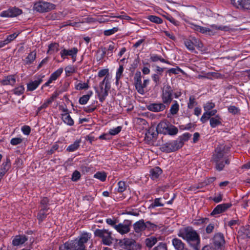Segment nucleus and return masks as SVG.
<instances>
[{
	"mask_svg": "<svg viewBox=\"0 0 250 250\" xmlns=\"http://www.w3.org/2000/svg\"><path fill=\"white\" fill-rule=\"evenodd\" d=\"M124 68L123 65H120L116 73V84L118 85L119 81L123 76Z\"/></svg>",
	"mask_w": 250,
	"mask_h": 250,
	"instance_id": "34",
	"label": "nucleus"
},
{
	"mask_svg": "<svg viewBox=\"0 0 250 250\" xmlns=\"http://www.w3.org/2000/svg\"><path fill=\"white\" fill-rule=\"evenodd\" d=\"M209 120V124L212 128L222 125V118L219 115H216L215 117H211Z\"/></svg>",
	"mask_w": 250,
	"mask_h": 250,
	"instance_id": "24",
	"label": "nucleus"
},
{
	"mask_svg": "<svg viewBox=\"0 0 250 250\" xmlns=\"http://www.w3.org/2000/svg\"><path fill=\"white\" fill-rule=\"evenodd\" d=\"M63 70V69L62 68H60L58 70L55 71L54 72H53L50 77L51 78V80H53V81H55L56 80H57V79L62 73Z\"/></svg>",
	"mask_w": 250,
	"mask_h": 250,
	"instance_id": "41",
	"label": "nucleus"
},
{
	"mask_svg": "<svg viewBox=\"0 0 250 250\" xmlns=\"http://www.w3.org/2000/svg\"><path fill=\"white\" fill-rule=\"evenodd\" d=\"M183 145L184 142L183 140L181 139H178L162 145L161 149L163 152L169 153L176 151L182 147Z\"/></svg>",
	"mask_w": 250,
	"mask_h": 250,
	"instance_id": "4",
	"label": "nucleus"
},
{
	"mask_svg": "<svg viewBox=\"0 0 250 250\" xmlns=\"http://www.w3.org/2000/svg\"><path fill=\"white\" fill-rule=\"evenodd\" d=\"M18 36V34L16 33H13L10 35H8L6 39L5 40V42H6V44H7L9 42H10L11 41H12L13 40H14Z\"/></svg>",
	"mask_w": 250,
	"mask_h": 250,
	"instance_id": "57",
	"label": "nucleus"
},
{
	"mask_svg": "<svg viewBox=\"0 0 250 250\" xmlns=\"http://www.w3.org/2000/svg\"><path fill=\"white\" fill-rule=\"evenodd\" d=\"M127 186L125 182L119 181L118 183V191L120 193L124 192L126 189Z\"/></svg>",
	"mask_w": 250,
	"mask_h": 250,
	"instance_id": "42",
	"label": "nucleus"
},
{
	"mask_svg": "<svg viewBox=\"0 0 250 250\" xmlns=\"http://www.w3.org/2000/svg\"><path fill=\"white\" fill-rule=\"evenodd\" d=\"M59 50V44L58 43H51L48 45V54H52L57 52Z\"/></svg>",
	"mask_w": 250,
	"mask_h": 250,
	"instance_id": "30",
	"label": "nucleus"
},
{
	"mask_svg": "<svg viewBox=\"0 0 250 250\" xmlns=\"http://www.w3.org/2000/svg\"><path fill=\"white\" fill-rule=\"evenodd\" d=\"M153 250H167V245L166 243H160L153 249Z\"/></svg>",
	"mask_w": 250,
	"mask_h": 250,
	"instance_id": "59",
	"label": "nucleus"
},
{
	"mask_svg": "<svg viewBox=\"0 0 250 250\" xmlns=\"http://www.w3.org/2000/svg\"><path fill=\"white\" fill-rule=\"evenodd\" d=\"M122 127L121 126H118L115 128L111 129L109 131V133L112 135H115L119 133L121 130Z\"/></svg>",
	"mask_w": 250,
	"mask_h": 250,
	"instance_id": "61",
	"label": "nucleus"
},
{
	"mask_svg": "<svg viewBox=\"0 0 250 250\" xmlns=\"http://www.w3.org/2000/svg\"><path fill=\"white\" fill-rule=\"evenodd\" d=\"M92 94V92H90V94H86L83 95L82 97H81L79 99V103L81 104H86L88 101L89 100L90 96Z\"/></svg>",
	"mask_w": 250,
	"mask_h": 250,
	"instance_id": "45",
	"label": "nucleus"
},
{
	"mask_svg": "<svg viewBox=\"0 0 250 250\" xmlns=\"http://www.w3.org/2000/svg\"><path fill=\"white\" fill-rule=\"evenodd\" d=\"M118 31V27H113L112 29L106 30L104 31V33L105 36H110Z\"/></svg>",
	"mask_w": 250,
	"mask_h": 250,
	"instance_id": "53",
	"label": "nucleus"
},
{
	"mask_svg": "<svg viewBox=\"0 0 250 250\" xmlns=\"http://www.w3.org/2000/svg\"><path fill=\"white\" fill-rule=\"evenodd\" d=\"M78 51V49L76 47H73L69 50L63 49L60 52V55L61 57L63 59H64L67 56H70L72 58H76Z\"/></svg>",
	"mask_w": 250,
	"mask_h": 250,
	"instance_id": "18",
	"label": "nucleus"
},
{
	"mask_svg": "<svg viewBox=\"0 0 250 250\" xmlns=\"http://www.w3.org/2000/svg\"><path fill=\"white\" fill-rule=\"evenodd\" d=\"M164 70L165 68H162L158 66H156L155 73L151 76L156 86L159 85L161 83V77L163 76Z\"/></svg>",
	"mask_w": 250,
	"mask_h": 250,
	"instance_id": "13",
	"label": "nucleus"
},
{
	"mask_svg": "<svg viewBox=\"0 0 250 250\" xmlns=\"http://www.w3.org/2000/svg\"><path fill=\"white\" fill-rule=\"evenodd\" d=\"M213 240L214 246L217 249L223 247L225 242L224 235L220 232L214 235Z\"/></svg>",
	"mask_w": 250,
	"mask_h": 250,
	"instance_id": "14",
	"label": "nucleus"
},
{
	"mask_svg": "<svg viewBox=\"0 0 250 250\" xmlns=\"http://www.w3.org/2000/svg\"><path fill=\"white\" fill-rule=\"evenodd\" d=\"M21 131L24 134L28 135L31 132V128L28 125H24L21 127Z\"/></svg>",
	"mask_w": 250,
	"mask_h": 250,
	"instance_id": "62",
	"label": "nucleus"
},
{
	"mask_svg": "<svg viewBox=\"0 0 250 250\" xmlns=\"http://www.w3.org/2000/svg\"><path fill=\"white\" fill-rule=\"evenodd\" d=\"M56 5L54 4L44 1H39L35 2L33 6V10L40 13H46L55 9Z\"/></svg>",
	"mask_w": 250,
	"mask_h": 250,
	"instance_id": "5",
	"label": "nucleus"
},
{
	"mask_svg": "<svg viewBox=\"0 0 250 250\" xmlns=\"http://www.w3.org/2000/svg\"><path fill=\"white\" fill-rule=\"evenodd\" d=\"M199 32L203 34H208V35H210L212 33V31L209 28L201 26L199 30Z\"/></svg>",
	"mask_w": 250,
	"mask_h": 250,
	"instance_id": "60",
	"label": "nucleus"
},
{
	"mask_svg": "<svg viewBox=\"0 0 250 250\" xmlns=\"http://www.w3.org/2000/svg\"><path fill=\"white\" fill-rule=\"evenodd\" d=\"M48 209H45V208H41V209L38 214V219L41 222L46 217L47 213L46 212Z\"/></svg>",
	"mask_w": 250,
	"mask_h": 250,
	"instance_id": "36",
	"label": "nucleus"
},
{
	"mask_svg": "<svg viewBox=\"0 0 250 250\" xmlns=\"http://www.w3.org/2000/svg\"><path fill=\"white\" fill-rule=\"evenodd\" d=\"M160 237L159 238L151 236L150 237L147 238L145 240V244L146 246L148 248H152L156 243L158 242V240H160Z\"/></svg>",
	"mask_w": 250,
	"mask_h": 250,
	"instance_id": "28",
	"label": "nucleus"
},
{
	"mask_svg": "<svg viewBox=\"0 0 250 250\" xmlns=\"http://www.w3.org/2000/svg\"><path fill=\"white\" fill-rule=\"evenodd\" d=\"M135 85L137 91L141 94H143L145 92L142 86L141 73L137 71L135 73L134 76Z\"/></svg>",
	"mask_w": 250,
	"mask_h": 250,
	"instance_id": "17",
	"label": "nucleus"
},
{
	"mask_svg": "<svg viewBox=\"0 0 250 250\" xmlns=\"http://www.w3.org/2000/svg\"><path fill=\"white\" fill-rule=\"evenodd\" d=\"M59 148V146L57 144L53 145L52 147L47 151V153L48 155H51L53 154L56 150Z\"/></svg>",
	"mask_w": 250,
	"mask_h": 250,
	"instance_id": "64",
	"label": "nucleus"
},
{
	"mask_svg": "<svg viewBox=\"0 0 250 250\" xmlns=\"http://www.w3.org/2000/svg\"><path fill=\"white\" fill-rule=\"evenodd\" d=\"M179 110V105L176 101H174L170 108V113L171 115H174L178 113Z\"/></svg>",
	"mask_w": 250,
	"mask_h": 250,
	"instance_id": "35",
	"label": "nucleus"
},
{
	"mask_svg": "<svg viewBox=\"0 0 250 250\" xmlns=\"http://www.w3.org/2000/svg\"><path fill=\"white\" fill-rule=\"evenodd\" d=\"M11 167L10 160L9 159H6L5 162L2 164L1 167L0 168V172L2 174H5L6 172L9 170Z\"/></svg>",
	"mask_w": 250,
	"mask_h": 250,
	"instance_id": "31",
	"label": "nucleus"
},
{
	"mask_svg": "<svg viewBox=\"0 0 250 250\" xmlns=\"http://www.w3.org/2000/svg\"><path fill=\"white\" fill-rule=\"evenodd\" d=\"M81 178V174L80 172L77 170H75L72 175L71 180L74 182L77 181Z\"/></svg>",
	"mask_w": 250,
	"mask_h": 250,
	"instance_id": "55",
	"label": "nucleus"
},
{
	"mask_svg": "<svg viewBox=\"0 0 250 250\" xmlns=\"http://www.w3.org/2000/svg\"><path fill=\"white\" fill-rule=\"evenodd\" d=\"M62 119L63 122L69 126H72L74 125V122L73 120L71 118L70 114H65L62 115Z\"/></svg>",
	"mask_w": 250,
	"mask_h": 250,
	"instance_id": "32",
	"label": "nucleus"
},
{
	"mask_svg": "<svg viewBox=\"0 0 250 250\" xmlns=\"http://www.w3.org/2000/svg\"><path fill=\"white\" fill-rule=\"evenodd\" d=\"M178 236L187 241L192 250H200V238L196 230L192 227H188L181 229Z\"/></svg>",
	"mask_w": 250,
	"mask_h": 250,
	"instance_id": "1",
	"label": "nucleus"
},
{
	"mask_svg": "<svg viewBox=\"0 0 250 250\" xmlns=\"http://www.w3.org/2000/svg\"><path fill=\"white\" fill-rule=\"evenodd\" d=\"M36 52L33 51L31 52L24 60L25 65H30L34 62L36 58Z\"/></svg>",
	"mask_w": 250,
	"mask_h": 250,
	"instance_id": "26",
	"label": "nucleus"
},
{
	"mask_svg": "<svg viewBox=\"0 0 250 250\" xmlns=\"http://www.w3.org/2000/svg\"><path fill=\"white\" fill-rule=\"evenodd\" d=\"M217 111L216 109L210 110L207 112H205L202 116L200 121L202 123H206L212 116L215 115Z\"/></svg>",
	"mask_w": 250,
	"mask_h": 250,
	"instance_id": "23",
	"label": "nucleus"
},
{
	"mask_svg": "<svg viewBox=\"0 0 250 250\" xmlns=\"http://www.w3.org/2000/svg\"><path fill=\"white\" fill-rule=\"evenodd\" d=\"M27 240L28 238L25 235H16L12 240V245L14 246H18L24 244Z\"/></svg>",
	"mask_w": 250,
	"mask_h": 250,
	"instance_id": "20",
	"label": "nucleus"
},
{
	"mask_svg": "<svg viewBox=\"0 0 250 250\" xmlns=\"http://www.w3.org/2000/svg\"><path fill=\"white\" fill-rule=\"evenodd\" d=\"M42 78L43 77L38 78L37 80H35L34 81L30 82L27 83V90L29 91H32L35 90L42 83Z\"/></svg>",
	"mask_w": 250,
	"mask_h": 250,
	"instance_id": "19",
	"label": "nucleus"
},
{
	"mask_svg": "<svg viewBox=\"0 0 250 250\" xmlns=\"http://www.w3.org/2000/svg\"><path fill=\"white\" fill-rule=\"evenodd\" d=\"M81 143V139L76 140L73 144L69 145L66 148V151L69 152H71L78 150L80 146Z\"/></svg>",
	"mask_w": 250,
	"mask_h": 250,
	"instance_id": "29",
	"label": "nucleus"
},
{
	"mask_svg": "<svg viewBox=\"0 0 250 250\" xmlns=\"http://www.w3.org/2000/svg\"><path fill=\"white\" fill-rule=\"evenodd\" d=\"M225 146L219 145L215 149L212 156V161L215 163V168L218 171H221L225 167V164L229 165V160L225 156Z\"/></svg>",
	"mask_w": 250,
	"mask_h": 250,
	"instance_id": "3",
	"label": "nucleus"
},
{
	"mask_svg": "<svg viewBox=\"0 0 250 250\" xmlns=\"http://www.w3.org/2000/svg\"><path fill=\"white\" fill-rule=\"evenodd\" d=\"M173 95V91L172 87L168 84L164 85L161 95L163 103L167 105H169L172 101Z\"/></svg>",
	"mask_w": 250,
	"mask_h": 250,
	"instance_id": "7",
	"label": "nucleus"
},
{
	"mask_svg": "<svg viewBox=\"0 0 250 250\" xmlns=\"http://www.w3.org/2000/svg\"><path fill=\"white\" fill-rule=\"evenodd\" d=\"M94 234L96 236L102 239V242L104 245L110 246L112 243L111 232L108 230L97 229L95 230Z\"/></svg>",
	"mask_w": 250,
	"mask_h": 250,
	"instance_id": "6",
	"label": "nucleus"
},
{
	"mask_svg": "<svg viewBox=\"0 0 250 250\" xmlns=\"http://www.w3.org/2000/svg\"><path fill=\"white\" fill-rule=\"evenodd\" d=\"M161 198H156L154 199L153 203H152L149 208H155L157 207H163L164 204L161 202Z\"/></svg>",
	"mask_w": 250,
	"mask_h": 250,
	"instance_id": "40",
	"label": "nucleus"
},
{
	"mask_svg": "<svg viewBox=\"0 0 250 250\" xmlns=\"http://www.w3.org/2000/svg\"><path fill=\"white\" fill-rule=\"evenodd\" d=\"M231 205L230 203H225L218 205L213 209L211 213V215L213 216L223 212L228 208H229Z\"/></svg>",
	"mask_w": 250,
	"mask_h": 250,
	"instance_id": "16",
	"label": "nucleus"
},
{
	"mask_svg": "<svg viewBox=\"0 0 250 250\" xmlns=\"http://www.w3.org/2000/svg\"><path fill=\"white\" fill-rule=\"evenodd\" d=\"M145 224L146 225V229H147L150 230L155 231L160 228L158 225L153 224L150 222V221L146 222Z\"/></svg>",
	"mask_w": 250,
	"mask_h": 250,
	"instance_id": "38",
	"label": "nucleus"
},
{
	"mask_svg": "<svg viewBox=\"0 0 250 250\" xmlns=\"http://www.w3.org/2000/svg\"><path fill=\"white\" fill-rule=\"evenodd\" d=\"M147 19L150 21L157 24H160L163 22V20L161 18L156 16L149 15L147 16Z\"/></svg>",
	"mask_w": 250,
	"mask_h": 250,
	"instance_id": "37",
	"label": "nucleus"
},
{
	"mask_svg": "<svg viewBox=\"0 0 250 250\" xmlns=\"http://www.w3.org/2000/svg\"><path fill=\"white\" fill-rule=\"evenodd\" d=\"M241 8L250 10V0H243Z\"/></svg>",
	"mask_w": 250,
	"mask_h": 250,
	"instance_id": "63",
	"label": "nucleus"
},
{
	"mask_svg": "<svg viewBox=\"0 0 250 250\" xmlns=\"http://www.w3.org/2000/svg\"><path fill=\"white\" fill-rule=\"evenodd\" d=\"M215 107L214 103L208 102L204 105V109L205 112L208 111L212 109Z\"/></svg>",
	"mask_w": 250,
	"mask_h": 250,
	"instance_id": "52",
	"label": "nucleus"
},
{
	"mask_svg": "<svg viewBox=\"0 0 250 250\" xmlns=\"http://www.w3.org/2000/svg\"><path fill=\"white\" fill-rule=\"evenodd\" d=\"M143 219L136 222L133 225L134 231L136 233H139L146 229V225Z\"/></svg>",
	"mask_w": 250,
	"mask_h": 250,
	"instance_id": "21",
	"label": "nucleus"
},
{
	"mask_svg": "<svg viewBox=\"0 0 250 250\" xmlns=\"http://www.w3.org/2000/svg\"><path fill=\"white\" fill-rule=\"evenodd\" d=\"M121 246L126 250H137V247L135 240L125 238L120 242Z\"/></svg>",
	"mask_w": 250,
	"mask_h": 250,
	"instance_id": "11",
	"label": "nucleus"
},
{
	"mask_svg": "<svg viewBox=\"0 0 250 250\" xmlns=\"http://www.w3.org/2000/svg\"><path fill=\"white\" fill-rule=\"evenodd\" d=\"M109 88H107V83H105V87L100 88L99 91H97L98 96H103V97H106L108 95V90Z\"/></svg>",
	"mask_w": 250,
	"mask_h": 250,
	"instance_id": "39",
	"label": "nucleus"
},
{
	"mask_svg": "<svg viewBox=\"0 0 250 250\" xmlns=\"http://www.w3.org/2000/svg\"><path fill=\"white\" fill-rule=\"evenodd\" d=\"M49 200L47 197H43L41 201V208H45L48 209Z\"/></svg>",
	"mask_w": 250,
	"mask_h": 250,
	"instance_id": "47",
	"label": "nucleus"
},
{
	"mask_svg": "<svg viewBox=\"0 0 250 250\" xmlns=\"http://www.w3.org/2000/svg\"><path fill=\"white\" fill-rule=\"evenodd\" d=\"M186 12L190 16H191L197 12V8L194 6L187 7Z\"/></svg>",
	"mask_w": 250,
	"mask_h": 250,
	"instance_id": "48",
	"label": "nucleus"
},
{
	"mask_svg": "<svg viewBox=\"0 0 250 250\" xmlns=\"http://www.w3.org/2000/svg\"><path fill=\"white\" fill-rule=\"evenodd\" d=\"M0 83L3 85H14L16 83L15 77L14 75L5 76L3 79L1 80Z\"/></svg>",
	"mask_w": 250,
	"mask_h": 250,
	"instance_id": "22",
	"label": "nucleus"
},
{
	"mask_svg": "<svg viewBox=\"0 0 250 250\" xmlns=\"http://www.w3.org/2000/svg\"><path fill=\"white\" fill-rule=\"evenodd\" d=\"M158 129L170 135H175L178 132V129L176 127L166 122L160 123L158 125Z\"/></svg>",
	"mask_w": 250,
	"mask_h": 250,
	"instance_id": "8",
	"label": "nucleus"
},
{
	"mask_svg": "<svg viewBox=\"0 0 250 250\" xmlns=\"http://www.w3.org/2000/svg\"><path fill=\"white\" fill-rule=\"evenodd\" d=\"M91 238V234L83 233L78 238L67 241L59 247V250H86L85 244Z\"/></svg>",
	"mask_w": 250,
	"mask_h": 250,
	"instance_id": "2",
	"label": "nucleus"
},
{
	"mask_svg": "<svg viewBox=\"0 0 250 250\" xmlns=\"http://www.w3.org/2000/svg\"><path fill=\"white\" fill-rule=\"evenodd\" d=\"M165 104L163 103H152L147 105V108L151 111L158 112L163 111L166 108Z\"/></svg>",
	"mask_w": 250,
	"mask_h": 250,
	"instance_id": "15",
	"label": "nucleus"
},
{
	"mask_svg": "<svg viewBox=\"0 0 250 250\" xmlns=\"http://www.w3.org/2000/svg\"><path fill=\"white\" fill-rule=\"evenodd\" d=\"M156 135V134L154 132L151 133L150 131L148 130L146 133V139L148 141H151L154 138H155V136Z\"/></svg>",
	"mask_w": 250,
	"mask_h": 250,
	"instance_id": "58",
	"label": "nucleus"
},
{
	"mask_svg": "<svg viewBox=\"0 0 250 250\" xmlns=\"http://www.w3.org/2000/svg\"><path fill=\"white\" fill-rule=\"evenodd\" d=\"M94 177L104 182L106 179V175L105 172H97L94 174Z\"/></svg>",
	"mask_w": 250,
	"mask_h": 250,
	"instance_id": "46",
	"label": "nucleus"
},
{
	"mask_svg": "<svg viewBox=\"0 0 250 250\" xmlns=\"http://www.w3.org/2000/svg\"><path fill=\"white\" fill-rule=\"evenodd\" d=\"M197 104L195 100L194 96L191 95L189 97V102L188 103V107L189 109H192L193 107Z\"/></svg>",
	"mask_w": 250,
	"mask_h": 250,
	"instance_id": "43",
	"label": "nucleus"
},
{
	"mask_svg": "<svg viewBox=\"0 0 250 250\" xmlns=\"http://www.w3.org/2000/svg\"><path fill=\"white\" fill-rule=\"evenodd\" d=\"M208 221V219L207 218H201L198 220H195L193 221V224L194 225H200L204 224H207Z\"/></svg>",
	"mask_w": 250,
	"mask_h": 250,
	"instance_id": "51",
	"label": "nucleus"
},
{
	"mask_svg": "<svg viewBox=\"0 0 250 250\" xmlns=\"http://www.w3.org/2000/svg\"><path fill=\"white\" fill-rule=\"evenodd\" d=\"M22 13V10L18 8L13 7L2 11L0 16L1 17H15Z\"/></svg>",
	"mask_w": 250,
	"mask_h": 250,
	"instance_id": "12",
	"label": "nucleus"
},
{
	"mask_svg": "<svg viewBox=\"0 0 250 250\" xmlns=\"http://www.w3.org/2000/svg\"><path fill=\"white\" fill-rule=\"evenodd\" d=\"M172 243L176 250H183L184 249L185 244L178 238H175L173 239Z\"/></svg>",
	"mask_w": 250,
	"mask_h": 250,
	"instance_id": "27",
	"label": "nucleus"
},
{
	"mask_svg": "<svg viewBox=\"0 0 250 250\" xmlns=\"http://www.w3.org/2000/svg\"><path fill=\"white\" fill-rule=\"evenodd\" d=\"M243 0H231V3L236 7L241 8Z\"/></svg>",
	"mask_w": 250,
	"mask_h": 250,
	"instance_id": "56",
	"label": "nucleus"
},
{
	"mask_svg": "<svg viewBox=\"0 0 250 250\" xmlns=\"http://www.w3.org/2000/svg\"><path fill=\"white\" fill-rule=\"evenodd\" d=\"M93 21V19L92 18H86L84 19V21H82L81 22H70L69 21L66 22V23L64 24L63 26L69 25L72 26H76L78 27L80 26V23H83L84 22H90Z\"/></svg>",
	"mask_w": 250,
	"mask_h": 250,
	"instance_id": "33",
	"label": "nucleus"
},
{
	"mask_svg": "<svg viewBox=\"0 0 250 250\" xmlns=\"http://www.w3.org/2000/svg\"><path fill=\"white\" fill-rule=\"evenodd\" d=\"M131 222L129 220H125L123 223H119L117 226H115L114 229L120 234H124L128 233L130 231V227Z\"/></svg>",
	"mask_w": 250,
	"mask_h": 250,
	"instance_id": "10",
	"label": "nucleus"
},
{
	"mask_svg": "<svg viewBox=\"0 0 250 250\" xmlns=\"http://www.w3.org/2000/svg\"><path fill=\"white\" fill-rule=\"evenodd\" d=\"M23 139L20 137L12 138L10 141V144L13 146H16L20 144L22 142Z\"/></svg>",
	"mask_w": 250,
	"mask_h": 250,
	"instance_id": "54",
	"label": "nucleus"
},
{
	"mask_svg": "<svg viewBox=\"0 0 250 250\" xmlns=\"http://www.w3.org/2000/svg\"><path fill=\"white\" fill-rule=\"evenodd\" d=\"M228 111L229 113H230L233 115L238 114L240 113V111L239 108H238L236 106H234V105L229 106L228 107Z\"/></svg>",
	"mask_w": 250,
	"mask_h": 250,
	"instance_id": "50",
	"label": "nucleus"
},
{
	"mask_svg": "<svg viewBox=\"0 0 250 250\" xmlns=\"http://www.w3.org/2000/svg\"><path fill=\"white\" fill-rule=\"evenodd\" d=\"M184 44L187 49L192 52L195 50V46H197L198 48H202L203 47V44L200 41L194 37H192L191 39H185L184 40Z\"/></svg>",
	"mask_w": 250,
	"mask_h": 250,
	"instance_id": "9",
	"label": "nucleus"
},
{
	"mask_svg": "<svg viewBox=\"0 0 250 250\" xmlns=\"http://www.w3.org/2000/svg\"><path fill=\"white\" fill-rule=\"evenodd\" d=\"M89 87L88 84L87 83H79L78 84H76L75 88L77 90H81L83 89H87Z\"/></svg>",
	"mask_w": 250,
	"mask_h": 250,
	"instance_id": "49",
	"label": "nucleus"
},
{
	"mask_svg": "<svg viewBox=\"0 0 250 250\" xmlns=\"http://www.w3.org/2000/svg\"><path fill=\"white\" fill-rule=\"evenodd\" d=\"M24 90L23 85H21L14 88L13 91L15 95L19 96L24 93Z\"/></svg>",
	"mask_w": 250,
	"mask_h": 250,
	"instance_id": "44",
	"label": "nucleus"
},
{
	"mask_svg": "<svg viewBox=\"0 0 250 250\" xmlns=\"http://www.w3.org/2000/svg\"><path fill=\"white\" fill-rule=\"evenodd\" d=\"M162 173V170L159 167H155L150 170V176L153 180H156Z\"/></svg>",
	"mask_w": 250,
	"mask_h": 250,
	"instance_id": "25",
	"label": "nucleus"
}]
</instances>
